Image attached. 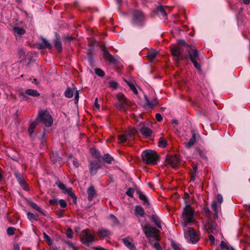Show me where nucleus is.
I'll return each mask as SVG.
<instances>
[{"instance_id":"22","label":"nucleus","mask_w":250,"mask_h":250,"mask_svg":"<svg viewBox=\"0 0 250 250\" xmlns=\"http://www.w3.org/2000/svg\"><path fill=\"white\" fill-rule=\"evenodd\" d=\"M141 133L146 137H149L151 135L152 131L148 127L144 126L140 130Z\"/></svg>"},{"instance_id":"61","label":"nucleus","mask_w":250,"mask_h":250,"mask_svg":"<svg viewBox=\"0 0 250 250\" xmlns=\"http://www.w3.org/2000/svg\"><path fill=\"white\" fill-rule=\"evenodd\" d=\"M209 241L212 243H213L215 241L214 237L212 235H209L208 236Z\"/></svg>"},{"instance_id":"26","label":"nucleus","mask_w":250,"mask_h":250,"mask_svg":"<svg viewBox=\"0 0 250 250\" xmlns=\"http://www.w3.org/2000/svg\"><path fill=\"white\" fill-rule=\"evenodd\" d=\"M65 193H67L70 196H71L73 199L74 202H76L77 197L75 196L74 193L73 192L72 189L71 188H66V189L63 192Z\"/></svg>"},{"instance_id":"32","label":"nucleus","mask_w":250,"mask_h":250,"mask_svg":"<svg viewBox=\"0 0 250 250\" xmlns=\"http://www.w3.org/2000/svg\"><path fill=\"white\" fill-rule=\"evenodd\" d=\"M74 91L72 89L68 87L64 92V95L66 97L70 98L73 96Z\"/></svg>"},{"instance_id":"1","label":"nucleus","mask_w":250,"mask_h":250,"mask_svg":"<svg viewBox=\"0 0 250 250\" xmlns=\"http://www.w3.org/2000/svg\"><path fill=\"white\" fill-rule=\"evenodd\" d=\"M194 212V210L190 205H187L184 208L182 214L183 221L181 222L183 228H186L188 224L196 221Z\"/></svg>"},{"instance_id":"58","label":"nucleus","mask_w":250,"mask_h":250,"mask_svg":"<svg viewBox=\"0 0 250 250\" xmlns=\"http://www.w3.org/2000/svg\"><path fill=\"white\" fill-rule=\"evenodd\" d=\"M67 245H68V246H69L70 247H71L73 250H78L77 248L75 246V245L71 242H67Z\"/></svg>"},{"instance_id":"59","label":"nucleus","mask_w":250,"mask_h":250,"mask_svg":"<svg viewBox=\"0 0 250 250\" xmlns=\"http://www.w3.org/2000/svg\"><path fill=\"white\" fill-rule=\"evenodd\" d=\"M94 106L97 109H99L100 106V104L98 103V98H96L95 99V102H94Z\"/></svg>"},{"instance_id":"49","label":"nucleus","mask_w":250,"mask_h":250,"mask_svg":"<svg viewBox=\"0 0 250 250\" xmlns=\"http://www.w3.org/2000/svg\"><path fill=\"white\" fill-rule=\"evenodd\" d=\"M134 192V190L133 189L129 188L126 191V193L128 196H129L130 197H133Z\"/></svg>"},{"instance_id":"25","label":"nucleus","mask_w":250,"mask_h":250,"mask_svg":"<svg viewBox=\"0 0 250 250\" xmlns=\"http://www.w3.org/2000/svg\"><path fill=\"white\" fill-rule=\"evenodd\" d=\"M50 159L54 163H59L61 161V157L59 156L57 153H52L50 155Z\"/></svg>"},{"instance_id":"3","label":"nucleus","mask_w":250,"mask_h":250,"mask_svg":"<svg viewBox=\"0 0 250 250\" xmlns=\"http://www.w3.org/2000/svg\"><path fill=\"white\" fill-rule=\"evenodd\" d=\"M142 229L150 243H152L153 241H158L159 231L156 228L146 224L142 226Z\"/></svg>"},{"instance_id":"64","label":"nucleus","mask_w":250,"mask_h":250,"mask_svg":"<svg viewBox=\"0 0 250 250\" xmlns=\"http://www.w3.org/2000/svg\"><path fill=\"white\" fill-rule=\"evenodd\" d=\"M95 250H106V249L102 247H95L94 248Z\"/></svg>"},{"instance_id":"39","label":"nucleus","mask_w":250,"mask_h":250,"mask_svg":"<svg viewBox=\"0 0 250 250\" xmlns=\"http://www.w3.org/2000/svg\"><path fill=\"white\" fill-rule=\"evenodd\" d=\"M158 145L159 146L165 147L167 145V141L163 138L161 137L159 140Z\"/></svg>"},{"instance_id":"12","label":"nucleus","mask_w":250,"mask_h":250,"mask_svg":"<svg viewBox=\"0 0 250 250\" xmlns=\"http://www.w3.org/2000/svg\"><path fill=\"white\" fill-rule=\"evenodd\" d=\"M100 162L97 160L91 161L89 163V170L91 175H95L100 168Z\"/></svg>"},{"instance_id":"15","label":"nucleus","mask_w":250,"mask_h":250,"mask_svg":"<svg viewBox=\"0 0 250 250\" xmlns=\"http://www.w3.org/2000/svg\"><path fill=\"white\" fill-rule=\"evenodd\" d=\"M102 51L104 53V57L106 61L110 63H115L116 62L114 57L110 54L105 48H103Z\"/></svg>"},{"instance_id":"4","label":"nucleus","mask_w":250,"mask_h":250,"mask_svg":"<svg viewBox=\"0 0 250 250\" xmlns=\"http://www.w3.org/2000/svg\"><path fill=\"white\" fill-rule=\"evenodd\" d=\"M118 102L116 105L120 111L126 112L131 105L130 102L128 100L123 93H119L117 95Z\"/></svg>"},{"instance_id":"8","label":"nucleus","mask_w":250,"mask_h":250,"mask_svg":"<svg viewBox=\"0 0 250 250\" xmlns=\"http://www.w3.org/2000/svg\"><path fill=\"white\" fill-rule=\"evenodd\" d=\"M37 119H38V122L42 123L47 127L50 126L53 124V119L51 116L46 111H40Z\"/></svg>"},{"instance_id":"52","label":"nucleus","mask_w":250,"mask_h":250,"mask_svg":"<svg viewBox=\"0 0 250 250\" xmlns=\"http://www.w3.org/2000/svg\"><path fill=\"white\" fill-rule=\"evenodd\" d=\"M59 204H60L61 207L62 208H65L67 205L66 202L62 199H61L59 201Z\"/></svg>"},{"instance_id":"55","label":"nucleus","mask_w":250,"mask_h":250,"mask_svg":"<svg viewBox=\"0 0 250 250\" xmlns=\"http://www.w3.org/2000/svg\"><path fill=\"white\" fill-rule=\"evenodd\" d=\"M172 247L174 250H181L179 246L175 243H172Z\"/></svg>"},{"instance_id":"19","label":"nucleus","mask_w":250,"mask_h":250,"mask_svg":"<svg viewBox=\"0 0 250 250\" xmlns=\"http://www.w3.org/2000/svg\"><path fill=\"white\" fill-rule=\"evenodd\" d=\"M123 242L125 246L131 250H135L136 247L135 245L130 241L129 238H126L123 239Z\"/></svg>"},{"instance_id":"53","label":"nucleus","mask_w":250,"mask_h":250,"mask_svg":"<svg viewBox=\"0 0 250 250\" xmlns=\"http://www.w3.org/2000/svg\"><path fill=\"white\" fill-rule=\"evenodd\" d=\"M217 200L219 204H221L223 201L222 196L220 194H218L216 196Z\"/></svg>"},{"instance_id":"27","label":"nucleus","mask_w":250,"mask_h":250,"mask_svg":"<svg viewBox=\"0 0 250 250\" xmlns=\"http://www.w3.org/2000/svg\"><path fill=\"white\" fill-rule=\"evenodd\" d=\"M38 123V119H36L34 122H33L30 125L28 128V133L30 134V135H31L33 133L34 129L37 126Z\"/></svg>"},{"instance_id":"24","label":"nucleus","mask_w":250,"mask_h":250,"mask_svg":"<svg viewBox=\"0 0 250 250\" xmlns=\"http://www.w3.org/2000/svg\"><path fill=\"white\" fill-rule=\"evenodd\" d=\"M54 46L59 52H61L62 50V42L59 38H56L54 41Z\"/></svg>"},{"instance_id":"31","label":"nucleus","mask_w":250,"mask_h":250,"mask_svg":"<svg viewBox=\"0 0 250 250\" xmlns=\"http://www.w3.org/2000/svg\"><path fill=\"white\" fill-rule=\"evenodd\" d=\"M125 82L133 93L137 95L138 94V91L133 83L132 82L127 81H125Z\"/></svg>"},{"instance_id":"6","label":"nucleus","mask_w":250,"mask_h":250,"mask_svg":"<svg viewBox=\"0 0 250 250\" xmlns=\"http://www.w3.org/2000/svg\"><path fill=\"white\" fill-rule=\"evenodd\" d=\"M189 58L193 64L194 66L200 72H201L200 59L197 50L195 49H189L188 50Z\"/></svg>"},{"instance_id":"17","label":"nucleus","mask_w":250,"mask_h":250,"mask_svg":"<svg viewBox=\"0 0 250 250\" xmlns=\"http://www.w3.org/2000/svg\"><path fill=\"white\" fill-rule=\"evenodd\" d=\"M98 233L101 238L108 237L111 235V232L109 230L104 229H99Z\"/></svg>"},{"instance_id":"10","label":"nucleus","mask_w":250,"mask_h":250,"mask_svg":"<svg viewBox=\"0 0 250 250\" xmlns=\"http://www.w3.org/2000/svg\"><path fill=\"white\" fill-rule=\"evenodd\" d=\"M94 241V235L90 233L88 229L82 230L81 235V241L83 244H89Z\"/></svg>"},{"instance_id":"21","label":"nucleus","mask_w":250,"mask_h":250,"mask_svg":"<svg viewBox=\"0 0 250 250\" xmlns=\"http://www.w3.org/2000/svg\"><path fill=\"white\" fill-rule=\"evenodd\" d=\"M135 214L137 216L143 217L145 211L143 208L140 206H137L135 208Z\"/></svg>"},{"instance_id":"30","label":"nucleus","mask_w":250,"mask_h":250,"mask_svg":"<svg viewBox=\"0 0 250 250\" xmlns=\"http://www.w3.org/2000/svg\"><path fill=\"white\" fill-rule=\"evenodd\" d=\"M157 104V102L156 100H154L150 102L148 99H146V105L147 107L150 108H153Z\"/></svg>"},{"instance_id":"2","label":"nucleus","mask_w":250,"mask_h":250,"mask_svg":"<svg viewBox=\"0 0 250 250\" xmlns=\"http://www.w3.org/2000/svg\"><path fill=\"white\" fill-rule=\"evenodd\" d=\"M143 161L146 164L156 165L159 161V156L157 153L152 150L147 149L144 150L142 153Z\"/></svg>"},{"instance_id":"56","label":"nucleus","mask_w":250,"mask_h":250,"mask_svg":"<svg viewBox=\"0 0 250 250\" xmlns=\"http://www.w3.org/2000/svg\"><path fill=\"white\" fill-rule=\"evenodd\" d=\"M155 118L158 122H161L163 120L162 116L160 113H157L156 114Z\"/></svg>"},{"instance_id":"23","label":"nucleus","mask_w":250,"mask_h":250,"mask_svg":"<svg viewBox=\"0 0 250 250\" xmlns=\"http://www.w3.org/2000/svg\"><path fill=\"white\" fill-rule=\"evenodd\" d=\"M196 142V136L194 133L192 134L191 138L190 139V140L188 142H186L185 143V146L189 148L191 147Z\"/></svg>"},{"instance_id":"14","label":"nucleus","mask_w":250,"mask_h":250,"mask_svg":"<svg viewBox=\"0 0 250 250\" xmlns=\"http://www.w3.org/2000/svg\"><path fill=\"white\" fill-rule=\"evenodd\" d=\"M14 175L17 178L19 184L23 187V188L24 190H28V187L25 184V182L22 175L18 171H16L14 173Z\"/></svg>"},{"instance_id":"38","label":"nucleus","mask_w":250,"mask_h":250,"mask_svg":"<svg viewBox=\"0 0 250 250\" xmlns=\"http://www.w3.org/2000/svg\"><path fill=\"white\" fill-rule=\"evenodd\" d=\"M152 220L153 221V222L156 224V225L158 228H160L161 227V221H160V219L157 217V216H156V215H153L152 217Z\"/></svg>"},{"instance_id":"33","label":"nucleus","mask_w":250,"mask_h":250,"mask_svg":"<svg viewBox=\"0 0 250 250\" xmlns=\"http://www.w3.org/2000/svg\"><path fill=\"white\" fill-rule=\"evenodd\" d=\"M103 159L108 164H111L114 161L113 158L108 154L104 155Z\"/></svg>"},{"instance_id":"36","label":"nucleus","mask_w":250,"mask_h":250,"mask_svg":"<svg viewBox=\"0 0 250 250\" xmlns=\"http://www.w3.org/2000/svg\"><path fill=\"white\" fill-rule=\"evenodd\" d=\"M157 14H161L163 16H167L168 13L166 12V11L164 9V8L162 6H160V7H158L157 9Z\"/></svg>"},{"instance_id":"9","label":"nucleus","mask_w":250,"mask_h":250,"mask_svg":"<svg viewBox=\"0 0 250 250\" xmlns=\"http://www.w3.org/2000/svg\"><path fill=\"white\" fill-rule=\"evenodd\" d=\"M170 51L177 63L185 58L183 54L184 50L182 47L178 46H173L170 47Z\"/></svg>"},{"instance_id":"60","label":"nucleus","mask_w":250,"mask_h":250,"mask_svg":"<svg viewBox=\"0 0 250 250\" xmlns=\"http://www.w3.org/2000/svg\"><path fill=\"white\" fill-rule=\"evenodd\" d=\"M79 93L78 91L76 92L75 95V103H78V100H79Z\"/></svg>"},{"instance_id":"42","label":"nucleus","mask_w":250,"mask_h":250,"mask_svg":"<svg viewBox=\"0 0 250 250\" xmlns=\"http://www.w3.org/2000/svg\"><path fill=\"white\" fill-rule=\"evenodd\" d=\"M143 20V17H133V21L135 24H139V22L142 21Z\"/></svg>"},{"instance_id":"41","label":"nucleus","mask_w":250,"mask_h":250,"mask_svg":"<svg viewBox=\"0 0 250 250\" xmlns=\"http://www.w3.org/2000/svg\"><path fill=\"white\" fill-rule=\"evenodd\" d=\"M27 215L28 218L30 220H38V215H35V214H33V213L29 212L27 213Z\"/></svg>"},{"instance_id":"29","label":"nucleus","mask_w":250,"mask_h":250,"mask_svg":"<svg viewBox=\"0 0 250 250\" xmlns=\"http://www.w3.org/2000/svg\"><path fill=\"white\" fill-rule=\"evenodd\" d=\"M137 194L139 195V198L144 201V204H148L147 199L145 195H144L140 190L137 191Z\"/></svg>"},{"instance_id":"48","label":"nucleus","mask_w":250,"mask_h":250,"mask_svg":"<svg viewBox=\"0 0 250 250\" xmlns=\"http://www.w3.org/2000/svg\"><path fill=\"white\" fill-rule=\"evenodd\" d=\"M220 247H221V248L222 249H227L228 250H229V249H230V248H229L227 243L225 242L224 241H221V244H220Z\"/></svg>"},{"instance_id":"13","label":"nucleus","mask_w":250,"mask_h":250,"mask_svg":"<svg viewBox=\"0 0 250 250\" xmlns=\"http://www.w3.org/2000/svg\"><path fill=\"white\" fill-rule=\"evenodd\" d=\"M25 94L34 97H38L40 95V93L37 90L32 89H28L25 91L24 93H21L20 94V96L22 98L23 100H27Z\"/></svg>"},{"instance_id":"40","label":"nucleus","mask_w":250,"mask_h":250,"mask_svg":"<svg viewBox=\"0 0 250 250\" xmlns=\"http://www.w3.org/2000/svg\"><path fill=\"white\" fill-rule=\"evenodd\" d=\"M43 235L44 240L48 243V245H51L52 244V241L50 237L45 232L43 233Z\"/></svg>"},{"instance_id":"62","label":"nucleus","mask_w":250,"mask_h":250,"mask_svg":"<svg viewBox=\"0 0 250 250\" xmlns=\"http://www.w3.org/2000/svg\"><path fill=\"white\" fill-rule=\"evenodd\" d=\"M49 203L50 205H54L57 203V200L56 199H50L49 201Z\"/></svg>"},{"instance_id":"44","label":"nucleus","mask_w":250,"mask_h":250,"mask_svg":"<svg viewBox=\"0 0 250 250\" xmlns=\"http://www.w3.org/2000/svg\"><path fill=\"white\" fill-rule=\"evenodd\" d=\"M16 229L13 227H9L7 229V233L8 235L11 236L14 234Z\"/></svg>"},{"instance_id":"34","label":"nucleus","mask_w":250,"mask_h":250,"mask_svg":"<svg viewBox=\"0 0 250 250\" xmlns=\"http://www.w3.org/2000/svg\"><path fill=\"white\" fill-rule=\"evenodd\" d=\"M157 53L155 51H151L149 52L147 57L150 62H152L156 57Z\"/></svg>"},{"instance_id":"57","label":"nucleus","mask_w":250,"mask_h":250,"mask_svg":"<svg viewBox=\"0 0 250 250\" xmlns=\"http://www.w3.org/2000/svg\"><path fill=\"white\" fill-rule=\"evenodd\" d=\"M199 154L203 159H204L205 160H207V157L204 152H203V151H200Z\"/></svg>"},{"instance_id":"51","label":"nucleus","mask_w":250,"mask_h":250,"mask_svg":"<svg viewBox=\"0 0 250 250\" xmlns=\"http://www.w3.org/2000/svg\"><path fill=\"white\" fill-rule=\"evenodd\" d=\"M66 235L69 238H72L73 237L72 235V230L71 229H68L66 231Z\"/></svg>"},{"instance_id":"28","label":"nucleus","mask_w":250,"mask_h":250,"mask_svg":"<svg viewBox=\"0 0 250 250\" xmlns=\"http://www.w3.org/2000/svg\"><path fill=\"white\" fill-rule=\"evenodd\" d=\"M30 206L33 209H34L38 211L39 212L41 213V214L45 215V214H44V212L43 211V210L36 203H35L34 202H31V203H30Z\"/></svg>"},{"instance_id":"50","label":"nucleus","mask_w":250,"mask_h":250,"mask_svg":"<svg viewBox=\"0 0 250 250\" xmlns=\"http://www.w3.org/2000/svg\"><path fill=\"white\" fill-rule=\"evenodd\" d=\"M57 186L60 188L62 190H63V191L64 192V190L66 189V187L63 184V183H56Z\"/></svg>"},{"instance_id":"45","label":"nucleus","mask_w":250,"mask_h":250,"mask_svg":"<svg viewBox=\"0 0 250 250\" xmlns=\"http://www.w3.org/2000/svg\"><path fill=\"white\" fill-rule=\"evenodd\" d=\"M109 84L110 87L114 89H116L118 87V83L114 81H111L109 82Z\"/></svg>"},{"instance_id":"20","label":"nucleus","mask_w":250,"mask_h":250,"mask_svg":"<svg viewBox=\"0 0 250 250\" xmlns=\"http://www.w3.org/2000/svg\"><path fill=\"white\" fill-rule=\"evenodd\" d=\"M13 31L15 36L17 35L21 36L25 33V30L22 27H14Z\"/></svg>"},{"instance_id":"7","label":"nucleus","mask_w":250,"mask_h":250,"mask_svg":"<svg viewBox=\"0 0 250 250\" xmlns=\"http://www.w3.org/2000/svg\"><path fill=\"white\" fill-rule=\"evenodd\" d=\"M136 132V130L134 128H130L129 130L125 131L123 134L118 135L119 143L123 144L127 141H133Z\"/></svg>"},{"instance_id":"63","label":"nucleus","mask_w":250,"mask_h":250,"mask_svg":"<svg viewBox=\"0 0 250 250\" xmlns=\"http://www.w3.org/2000/svg\"><path fill=\"white\" fill-rule=\"evenodd\" d=\"M95 151V149H91L90 151L95 156V157L98 158L99 156V154H97L96 152H95V154H94L93 152Z\"/></svg>"},{"instance_id":"5","label":"nucleus","mask_w":250,"mask_h":250,"mask_svg":"<svg viewBox=\"0 0 250 250\" xmlns=\"http://www.w3.org/2000/svg\"><path fill=\"white\" fill-rule=\"evenodd\" d=\"M184 228L185 239L193 244L196 243L199 240V236L193 228L192 227H186Z\"/></svg>"},{"instance_id":"16","label":"nucleus","mask_w":250,"mask_h":250,"mask_svg":"<svg viewBox=\"0 0 250 250\" xmlns=\"http://www.w3.org/2000/svg\"><path fill=\"white\" fill-rule=\"evenodd\" d=\"M216 224L213 222H208L205 225V228L208 232L210 233L213 232L216 229Z\"/></svg>"},{"instance_id":"37","label":"nucleus","mask_w":250,"mask_h":250,"mask_svg":"<svg viewBox=\"0 0 250 250\" xmlns=\"http://www.w3.org/2000/svg\"><path fill=\"white\" fill-rule=\"evenodd\" d=\"M51 46L49 42L46 40H43L42 43L40 44V48H51Z\"/></svg>"},{"instance_id":"18","label":"nucleus","mask_w":250,"mask_h":250,"mask_svg":"<svg viewBox=\"0 0 250 250\" xmlns=\"http://www.w3.org/2000/svg\"><path fill=\"white\" fill-rule=\"evenodd\" d=\"M88 200L92 201L96 194V190L93 186H90L87 189Z\"/></svg>"},{"instance_id":"54","label":"nucleus","mask_w":250,"mask_h":250,"mask_svg":"<svg viewBox=\"0 0 250 250\" xmlns=\"http://www.w3.org/2000/svg\"><path fill=\"white\" fill-rule=\"evenodd\" d=\"M153 246L156 250H163L161 246L158 243H155L153 244Z\"/></svg>"},{"instance_id":"47","label":"nucleus","mask_w":250,"mask_h":250,"mask_svg":"<svg viewBox=\"0 0 250 250\" xmlns=\"http://www.w3.org/2000/svg\"><path fill=\"white\" fill-rule=\"evenodd\" d=\"M197 169V166H194L193 167V171L191 172V180L194 181L195 180V177Z\"/></svg>"},{"instance_id":"35","label":"nucleus","mask_w":250,"mask_h":250,"mask_svg":"<svg viewBox=\"0 0 250 250\" xmlns=\"http://www.w3.org/2000/svg\"><path fill=\"white\" fill-rule=\"evenodd\" d=\"M220 206H218L215 201H213L211 204V208L214 211L216 216L217 215V212Z\"/></svg>"},{"instance_id":"46","label":"nucleus","mask_w":250,"mask_h":250,"mask_svg":"<svg viewBox=\"0 0 250 250\" xmlns=\"http://www.w3.org/2000/svg\"><path fill=\"white\" fill-rule=\"evenodd\" d=\"M95 71V73L100 77H103L104 75V72L100 68H96Z\"/></svg>"},{"instance_id":"11","label":"nucleus","mask_w":250,"mask_h":250,"mask_svg":"<svg viewBox=\"0 0 250 250\" xmlns=\"http://www.w3.org/2000/svg\"><path fill=\"white\" fill-rule=\"evenodd\" d=\"M166 163L170 167L176 168L179 164V158L176 155H167L166 158Z\"/></svg>"},{"instance_id":"43","label":"nucleus","mask_w":250,"mask_h":250,"mask_svg":"<svg viewBox=\"0 0 250 250\" xmlns=\"http://www.w3.org/2000/svg\"><path fill=\"white\" fill-rule=\"evenodd\" d=\"M109 217L114 225H117L120 224L119 220L114 215L110 214Z\"/></svg>"}]
</instances>
